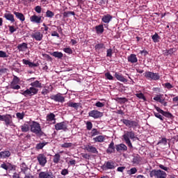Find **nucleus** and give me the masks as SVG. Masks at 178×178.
Returning <instances> with one entry per match:
<instances>
[{"label":"nucleus","mask_w":178,"mask_h":178,"mask_svg":"<svg viewBox=\"0 0 178 178\" xmlns=\"http://www.w3.org/2000/svg\"><path fill=\"white\" fill-rule=\"evenodd\" d=\"M55 16V13H54V12L47 10L45 14V17H49V19H52V17H54Z\"/></svg>","instance_id":"obj_38"},{"label":"nucleus","mask_w":178,"mask_h":178,"mask_svg":"<svg viewBox=\"0 0 178 178\" xmlns=\"http://www.w3.org/2000/svg\"><path fill=\"white\" fill-rule=\"evenodd\" d=\"M30 21L31 22V23H35V24H40V23H42V16L33 15L30 17Z\"/></svg>","instance_id":"obj_14"},{"label":"nucleus","mask_w":178,"mask_h":178,"mask_svg":"<svg viewBox=\"0 0 178 178\" xmlns=\"http://www.w3.org/2000/svg\"><path fill=\"white\" fill-rule=\"evenodd\" d=\"M38 162L39 163V165L44 168L45 165L47 164V156L44 154H40L37 156Z\"/></svg>","instance_id":"obj_11"},{"label":"nucleus","mask_w":178,"mask_h":178,"mask_svg":"<svg viewBox=\"0 0 178 178\" xmlns=\"http://www.w3.org/2000/svg\"><path fill=\"white\" fill-rule=\"evenodd\" d=\"M53 56L55 58H58V59H60V58H63V54L58 51H54L52 54Z\"/></svg>","instance_id":"obj_39"},{"label":"nucleus","mask_w":178,"mask_h":178,"mask_svg":"<svg viewBox=\"0 0 178 178\" xmlns=\"http://www.w3.org/2000/svg\"><path fill=\"white\" fill-rule=\"evenodd\" d=\"M144 77L147 80H154L156 81V80H159L161 79V76L159 73H155L149 71H147L143 74Z\"/></svg>","instance_id":"obj_4"},{"label":"nucleus","mask_w":178,"mask_h":178,"mask_svg":"<svg viewBox=\"0 0 178 178\" xmlns=\"http://www.w3.org/2000/svg\"><path fill=\"white\" fill-rule=\"evenodd\" d=\"M161 97H163V95H157L156 97L153 98L154 101H156V102H159Z\"/></svg>","instance_id":"obj_52"},{"label":"nucleus","mask_w":178,"mask_h":178,"mask_svg":"<svg viewBox=\"0 0 178 178\" xmlns=\"http://www.w3.org/2000/svg\"><path fill=\"white\" fill-rule=\"evenodd\" d=\"M129 172H130L129 175H136V173H137V168H131Z\"/></svg>","instance_id":"obj_59"},{"label":"nucleus","mask_w":178,"mask_h":178,"mask_svg":"<svg viewBox=\"0 0 178 178\" xmlns=\"http://www.w3.org/2000/svg\"><path fill=\"white\" fill-rule=\"evenodd\" d=\"M159 168H160V169H162L163 170H165V172H168L169 170V168L168 167H165V165L160 164L159 165Z\"/></svg>","instance_id":"obj_60"},{"label":"nucleus","mask_w":178,"mask_h":178,"mask_svg":"<svg viewBox=\"0 0 178 178\" xmlns=\"http://www.w3.org/2000/svg\"><path fill=\"white\" fill-rule=\"evenodd\" d=\"M9 28V31L11 34H13V33H15V31H16V28H15V26H8Z\"/></svg>","instance_id":"obj_53"},{"label":"nucleus","mask_w":178,"mask_h":178,"mask_svg":"<svg viewBox=\"0 0 178 178\" xmlns=\"http://www.w3.org/2000/svg\"><path fill=\"white\" fill-rule=\"evenodd\" d=\"M107 154H112V152H115V143L111 142L108 145V147L106 150Z\"/></svg>","instance_id":"obj_30"},{"label":"nucleus","mask_w":178,"mask_h":178,"mask_svg":"<svg viewBox=\"0 0 178 178\" xmlns=\"http://www.w3.org/2000/svg\"><path fill=\"white\" fill-rule=\"evenodd\" d=\"M59 161H60V154H56L54 156V159H53V162L54 163H59Z\"/></svg>","instance_id":"obj_37"},{"label":"nucleus","mask_w":178,"mask_h":178,"mask_svg":"<svg viewBox=\"0 0 178 178\" xmlns=\"http://www.w3.org/2000/svg\"><path fill=\"white\" fill-rule=\"evenodd\" d=\"M122 137L128 147L129 148H133V145L131 144V141H130V139L134 140V138H136V134H134L133 131H127L124 133Z\"/></svg>","instance_id":"obj_2"},{"label":"nucleus","mask_w":178,"mask_h":178,"mask_svg":"<svg viewBox=\"0 0 178 178\" xmlns=\"http://www.w3.org/2000/svg\"><path fill=\"white\" fill-rule=\"evenodd\" d=\"M39 178H54V175L48 171L40 172L39 173Z\"/></svg>","instance_id":"obj_17"},{"label":"nucleus","mask_w":178,"mask_h":178,"mask_svg":"<svg viewBox=\"0 0 178 178\" xmlns=\"http://www.w3.org/2000/svg\"><path fill=\"white\" fill-rule=\"evenodd\" d=\"M9 156H10V152L9 150L0 152V159H6Z\"/></svg>","instance_id":"obj_22"},{"label":"nucleus","mask_w":178,"mask_h":178,"mask_svg":"<svg viewBox=\"0 0 178 178\" xmlns=\"http://www.w3.org/2000/svg\"><path fill=\"white\" fill-rule=\"evenodd\" d=\"M95 106H97V108H104V106H105V104L102 103L101 102H97L95 104Z\"/></svg>","instance_id":"obj_54"},{"label":"nucleus","mask_w":178,"mask_h":178,"mask_svg":"<svg viewBox=\"0 0 178 178\" xmlns=\"http://www.w3.org/2000/svg\"><path fill=\"white\" fill-rule=\"evenodd\" d=\"M20 129L22 133H27V131L30 130V126L29 125V124H23L20 126Z\"/></svg>","instance_id":"obj_33"},{"label":"nucleus","mask_w":178,"mask_h":178,"mask_svg":"<svg viewBox=\"0 0 178 178\" xmlns=\"http://www.w3.org/2000/svg\"><path fill=\"white\" fill-rule=\"evenodd\" d=\"M163 116H165V118H172V113H169V112H166V111H163Z\"/></svg>","instance_id":"obj_55"},{"label":"nucleus","mask_w":178,"mask_h":178,"mask_svg":"<svg viewBox=\"0 0 178 178\" xmlns=\"http://www.w3.org/2000/svg\"><path fill=\"white\" fill-rule=\"evenodd\" d=\"M9 70L6 68H2L0 70V76H3V74H8Z\"/></svg>","instance_id":"obj_46"},{"label":"nucleus","mask_w":178,"mask_h":178,"mask_svg":"<svg viewBox=\"0 0 178 178\" xmlns=\"http://www.w3.org/2000/svg\"><path fill=\"white\" fill-rule=\"evenodd\" d=\"M154 115L156 118H157L158 119H160V120H161V122H163L165 118H163V116H162V115L159 114V113L154 112Z\"/></svg>","instance_id":"obj_45"},{"label":"nucleus","mask_w":178,"mask_h":178,"mask_svg":"<svg viewBox=\"0 0 178 178\" xmlns=\"http://www.w3.org/2000/svg\"><path fill=\"white\" fill-rule=\"evenodd\" d=\"M41 10H42V8L40 6H37L35 7V11L36 13H41Z\"/></svg>","instance_id":"obj_57"},{"label":"nucleus","mask_w":178,"mask_h":178,"mask_svg":"<svg viewBox=\"0 0 178 178\" xmlns=\"http://www.w3.org/2000/svg\"><path fill=\"white\" fill-rule=\"evenodd\" d=\"M149 176L155 178H166V172L161 170H153L149 172Z\"/></svg>","instance_id":"obj_5"},{"label":"nucleus","mask_w":178,"mask_h":178,"mask_svg":"<svg viewBox=\"0 0 178 178\" xmlns=\"http://www.w3.org/2000/svg\"><path fill=\"white\" fill-rule=\"evenodd\" d=\"M104 168L106 169H115V163L113 162L107 161L104 164Z\"/></svg>","instance_id":"obj_36"},{"label":"nucleus","mask_w":178,"mask_h":178,"mask_svg":"<svg viewBox=\"0 0 178 178\" xmlns=\"http://www.w3.org/2000/svg\"><path fill=\"white\" fill-rule=\"evenodd\" d=\"M104 76L107 79V80H113V76H112V74H111L110 72H106Z\"/></svg>","instance_id":"obj_50"},{"label":"nucleus","mask_w":178,"mask_h":178,"mask_svg":"<svg viewBox=\"0 0 178 178\" xmlns=\"http://www.w3.org/2000/svg\"><path fill=\"white\" fill-rule=\"evenodd\" d=\"M112 19H113L112 15L107 14L102 17V22H103L104 23L108 24L111 22V20H112Z\"/></svg>","instance_id":"obj_25"},{"label":"nucleus","mask_w":178,"mask_h":178,"mask_svg":"<svg viewBox=\"0 0 178 178\" xmlns=\"http://www.w3.org/2000/svg\"><path fill=\"white\" fill-rule=\"evenodd\" d=\"M86 128L87 130H91V129H92V122L88 121L86 122Z\"/></svg>","instance_id":"obj_51"},{"label":"nucleus","mask_w":178,"mask_h":178,"mask_svg":"<svg viewBox=\"0 0 178 178\" xmlns=\"http://www.w3.org/2000/svg\"><path fill=\"white\" fill-rule=\"evenodd\" d=\"M136 97L137 98H139V99H143V101H147V99L145 98V96H144V94L140 92V93H136Z\"/></svg>","instance_id":"obj_44"},{"label":"nucleus","mask_w":178,"mask_h":178,"mask_svg":"<svg viewBox=\"0 0 178 178\" xmlns=\"http://www.w3.org/2000/svg\"><path fill=\"white\" fill-rule=\"evenodd\" d=\"M22 62L24 65H28L29 67H37L38 66V64L30 62L29 60L23 59Z\"/></svg>","instance_id":"obj_27"},{"label":"nucleus","mask_w":178,"mask_h":178,"mask_svg":"<svg viewBox=\"0 0 178 178\" xmlns=\"http://www.w3.org/2000/svg\"><path fill=\"white\" fill-rule=\"evenodd\" d=\"M67 122L64 121L62 122H58L55 124V130L59 131V130H63V131H67Z\"/></svg>","instance_id":"obj_8"},{"label":"nucleus","mask_w":178,"mask_h":178,"mask_svg":"<svg viewBox=\"0 0 178 178\" xmlns=\"http://www.w3.org/2000/svg\"><path fill=\"white\" fill-rule=\"evenodd\" d=\"M31 131L36 134V136H42L44 134V132L41 129V126L37 122H33L31 125Z\"/></svg>","instance_id":"obj_3"},{"label":"nucleus","mask_w":178,"mask_h":178,"mask_svg":"<svg viewBox=\"0 0 178 178\" xmlns=\"http://www.w3.org/2000/svg\"><path fill=\"white\" fill-rule=\"evenodd\" d=\"M152 39L154 42H159V35H158V33H155L152 36Z\"/></svg>","instance_id":"obj_43"},{"label":"nucleus","mask_w":178,"mask_h":178,"mask_svg":"<svg viewBox=\"0 0 178 178\" xmlns=\"http://www.w3.org/2000/svg\"><path fill=\"white\" fill-rule=\"evenodd\" d=\"M88 116L93 118V119H99L104 116V113L97 110H92L88 113Z\"/></svg>","instance_id":"obj_10"},{"label":"nucleus","mask_w":178,"mask_h":178,"mask_svg":"<svg viewBox=\"0 0 178 178\" xmlns=\"http://www.w3.org/2000/svg\"><path fill=\"white\" fill-rule=\"evenodd\" d=\"M115 149L118 152H123V151H127V146L124 144L116 145Z\"/></svg>","instance_id":"obj_18"},{"label":"nucleus","mask_w":178,"mask_h":178,"mask_svg":"<svg viewBox=\"0 0 178 178\" xmlns=\"http://www.w3.org/2000/svg\"><path fill=\"white\" fill-rule=\"evenodd\" d=\"M3 17H5L6 20H8L11 23H15V15H13V14H11L10 11H6V13L3 15Z\"/></svg>","instance_id":"obj_16"},{"label":"nucleus","mask_w":178,"mask_h":178,"mask_svg":"<svg viewBox=\"0 0 178 178\" xmlns=\"http://www.w3.org/2000/svg\"><path fill=\"white\" fill-rule=\"evenodd\" d=\"M4 124L6 126V127H15L16 125H15V123H13V120L12 119V115L10 114L6 115V117L4 118Z\"/></svg>","instance_id":"obj_9"},{"label":"nucleus","mask_w":178,"mask_h":178,"mask_svg":"<svg viewBox=\"0 0 178 178\" xmlns=\"http://www.w3.org/2000/svg\"><path fill=\"white\" fill-rule=\"evenodd\" d=\"M16 116L17 119H20V120L24 118V113H17Z\"/></svg>","instance_id":"obj_49"},{"label":"nucleus","mask_w":178,"mask_h":178,"mask_svg":"<svg viewBox=\"0 0 178 178\" xmlns=\"http://www.w3.org/2000/svg\"><path fill=\"white\" fill-rule=\"evenodd\" d=\"M114 76L115 77V79H117V80H118V81H122V83H127V79H126L124 76L122 75V74L115 72Z\"/></svg>","instance_id":"obj_21"},{"label":"nucleus","mask_w":178,"mask_h":178,"mask_svg":"<svg viewBox=\"0 0 178 178\" xmlns=\"http://www.w3.org/2000/svg\"><path fill=\"white\" fill-rule=\"evenodd\" d=\"M0 58H8V54L3 51H0Z\"/></svg>","instance_id":"obj_58"},{"label":"nucleus","mask_w":178,"mask_h":178,"mask_svg":"<svg viewBox=\"0 0 178 178\" xmlns=\"http://www.w3.org/2000/svg\"><path fill=\"white\" fill-rule=\"evenodd\" d=\"M25 177L24 178H35L33 175H31V173L30 172H27L26 174H24Z\"/></svg>","instance_id":"obj_64"},{"label":"nucleus","mask_w":178,"mask_h":178,"mask_svg":"<svg viewBox=\"0 0 178 178\" xmlns=\"http://www.w3.org/2000/svg\"><path fill=\"white\" fill-rule=\"evenodd\" d=\"M61 175L63 176H66V175H69V171L67 170V169H63L61 171Z\"/></svg>","instance_id":"obj_62"},{"label":"nucleus","mask_w":178,"mask_h":178,"mask_svg":"<svg viewBox=\"0 0 178 178\" xmlns=\"http://www.w3.org/2000/svg\"><path fill=\"white\" fill-rule=\"evenodd\" d=\"M95 143H104L105 141V136L99 135L93 138Z\"/></svg>","instance_id":"obj_29"},{"label":"nucleus","mask_w":178,"mask_h":178,"mask_svg":"<svg viewBox=\"0 0 178 178\" xmlns=\"http://www.w3.org/2000/svg\"><path fill=\"white\" fill-rule=\"evenodd\" d=\"M70 15H72V16H74L76 15V13H74V11H67V12L63 13L64 17H69V16H70Z\"/></svg>","instance_id":"obj_40"},{"label":"nucleus","mask_w":178,"mask_h":178,"mask_svg":"<svg viewBox=\"0 0 178 178\" xmlns=\"http://www.w3.org/2000/svg\"><path fill=\"white\" fill-rule=\"evenodd\" d=\"M20 169H21L22 173H24V175H26L27 173H30V172H31L29 167H27V165H26L24 163H22L20 165Z\"/></svg>","instance_id":"obj_20"},{"label":"nucleus","mask_w":178,"mask_h":178,"mask_svg":"<svg viewBox=\"0 0 178 178\" xmlns=\"http://www.w3.org/2000/svg\"><path fill=\"white\" fill-rule=\"evenodd\" d=\"M86 148L88 152H91L92 154H98V150H97V148L94 146L88 145Z\"/></svg>","instance_id":"obj_28"},{"label":"nucleus","mask_w":178,"mask_h":178,"mask_svg":"<svg viewBox=\"0 0 178 178\" xmlns=\"http://www.w3.org/2000/svg\"><path fill=\"white\" fill-rule=\"evenodd\" d=\"M17 48L19 52H24V51H26V49H27L29 47H27V43L23 42L18 44Z\"/></svg>","instance_id":"obj_23"},{"label":"nucleus","mask_w":178,"mask_h":178,"mask_svg":"<svg viewBox=\"0 0 178 178\" xmlns=\"http://www.w3.org/2000/svg\"><path fill=\"white\" fill-rule=\"evenodd\" d=\"M113 54V49H108L106 51V56L108 58H112Z\"/></svg>","instance_id":"obj_47"},{"label":"nucleus","mask_w":178,"mask_h":178,"mask_svg":"<svg viewBox=\"0 0 178 178\" xmlns=\"http://www.w3.org/2000/svg\"><path fill=\"white\" fill-rule=\"evenodd\" d=\"M97 34H102L104 33V25L100 24L95 26Z\"/></svg>","instance_id":"obj_35"},{"label":"nucleus","mask_w":178,"mask_h":178,"mask_svg":"<svg viewBox=\"0 0 178 178\" xmlns=\"http://www.w3.org/2000/svg\"><path fill=\"white\" fill-rule=\"evenodd\" d=\"M46 120L49 124H55L56 123V118H55V114L50 113L46 117Z\"/></svg>","instance_id":"obj_15"},{"label":"nucleus","mask_w":178,"mask_h":178,"mask_svg":"<svg viewBox=\"0 0 178 178\" xmlns=\"http://www.w3.org/2000/svg\"><path fill=\"white\" fill-rule=\"evenodd\" d=\"M121 122L127 126V127H129V129H137V127L138 126V122L136 120H131L127 119H123L121 120Z\"/></svg>","instance_id":"obj_6"},{"label":"nucleus","mask_w":178,"mask_h":178,"mask_svg":"<svg viewBox=\"0 0 178 178\" xmlns=\"http://www.w3.org/2000/svg\"><path fill=\"white\" fill-rule=\"evenodd\" d=\"M97 52H101L102 49H105V44L104 43H99L95 46Z\"/></svg>","instance_id":"obj_34"},{"label":"nucleus","mask_w":178,"mask_h":178,"mask_svg":"<svg viewBox=\"0 0 178 178\" xmlns=\"http://www.w3.org/2000/svg\"><path fill=\"white\" fill-rule=\"evenodd\" d=\"M50 98L53 100L55 101L56 102H61L63 103L65 102V97L62 95L60 93H58L56 95H51Z\"/></svg>","instance_id":"obj_12"},{"label":"nucleus","mask_w":178,"mask_h":178,"mask_svg":"<svg viewBox=\"0 0 178 178\" xmlns=\"http://www.w3.org/2000/svg\"><path fill=\"white\" fill-rule=\"evenodd\" d=\"M31 88L24 91L22 94L24 97H32V95H35L38 92V89L37 88H42V83H41L39 81H35L31 83Z\"/></svg>","instance_id":"obj_1"},{"label":"nucleus","mask_w":178,"mask_h":178,"mask_svg":"<svg viewBox=\"0 0 178 178\" xmlns=\"http://www.w3.org/2000/svg\"><path fill=\"white\" fill-rule=\"evenodd\" d=\"M73 144L72 143H65L61 145L62 148H70Z\"/></svg>","instance_id":"obj_48"},{"label":"nucleus","mask_w":178,"mask_h":178,"mask_svg":"<svg viewBox=\"0 0 178 178\" xmlns=\"http://www.w3.org/2000/svg\"><path fill=\"white\" fill-rule=\"evenodd\" d=\"M127 60L130 63H137L138 62V59L137 58V56L136 54H131L127 57Z\"/></svg>","instance_id":"obj_19"},{"label":"nucleus","mask_w":178,"mask_h":178,"mask_svg":"<svg viewBox=\"0 0 178 178\" xmlns=\"http://www.w3.org/2000/svg\"><path fill=\"white\" fill-rule=\"evenodd\" d=\"M132 162L134 165H139L140 162H141V157L140 155L137 154L136 156H134Z\"/></svg>","instance_id":"obj_32"},{"label":"nucleus","mask_w":178,"mask_h":178,"mask_svg":"<svg viewBox=\"0 0 178 178\" xmlns=\"http://www.w3.org/2000/svg\"><path fill=\"white\" fill-rule=\"evenodd\" d=\"M31 37L33 40H35V41H42L44 35L41 32L36 31H34V33H31Z\"/></svg>","instance_id":"obj_13"},{"label":"nucleus","mask_w":178,"mask_h":178,"mask_svg":"<svg viewBox=\"0 0 178 178\" xmlns=\"http://www.w3.org/2000/svg\"><path fill=\"white\" fill-rule=\"evenodd\" d=\"M91 137H95V136H98L99 134V131L97 129H92L91 132Z\"/></svg>","instance_id":"obj_41"},{"label":"nucleus","mask_w":178,"mask_h":178,"mask_svg":"<svg viewBox=\"0 0 178 178\" xmlns=\"http://www.w3.org/2000/svg\"><path fill=\"white\" fill-rule=\"evenodd\" d=\"M64 52L66 54H73V51L70 47H67L63 49Z\"/></svg>","instance_id":"obj_56"},{"label":"nucleus","mask_w":178,"mask_h":178,"mask_svg":"<svg viewBox=\"0 0 178 178\" xmlns=\"http://www.w3.org/2000/svg\"><path fill=\"white\" fill-rule=\"evenodd\" d=\"M14 15H15L17 19H19V20H20V22H24V20H26L24 15H23V13H22L15 11Z\"/></svg>","instance_id":"obj_26"},{"label":"nucleus","mask_w":178,"mask_h":178,"mask_svg":"<svg viewBox=\"0 0 178 178\" xmlns=\"http://www.w3.org/2000/svg\"><path fill=\"white\" fill-rule=\"evenodd\" d=\"M19 82L20 79L17 76H14L13 79L10 84V88H12V90H20V86L19 85Z\"/></svg>","instance_id":"obj_7"},{"label":"nucleus","mask_w":178,"mask_h":178,"mask_svg":"<svg viewBox=\"0 0 178 178\" xmlns=\"http://www.w3.org/2000/svg\"><path fill=\"white\" fill-rule=\"evenodd\" d=\"M1 168H2V169H4L5 170H12L13 169H15V166H13V165L10 164V163H3L1 165Z\"/></svg>","instance_id":"obj_24"},{"label":"nucleus","mask_w":178,"mask_h":178,"mask_svg":"<svg viewBox=\"0 0 178 178\" xmlns=\"http://www.w3.org/2000/svg\"><path fill=\"white\" fill-rule=\"evenodd\" d=\"M165 88H168V90H170V88H173V86H172V84H170V83H165L164 84Z\"/></svg>","instance_id":"obj_61"},{"label":"nucleus","mask_w":178,"mask_h":178,"mask_svg":"<svg viewBox=\"0 0 178 178\" xmlns=\"http://www.w3.org/2000/svg\"><path fill=\"white\" fill-rule=\"evenodd\" d=\"M154 108L156 109V111H157V112H159V113H161V115H163V110L161 109V108L156 106H154Z\"/></svg>","instance_id":"obj_63"},{"label":"nucleus","mask_w":178,"mask_h":178,"mask_svg":"<svg viewBox=\"0 0 178 178\" xmlns=\"http://www.w3.org/2000/svg\"><path fill=\"white\" fill-rule=\"evenodd\" d=\"M47 144L46 142L38 143L35 146L36 149H42V147Z\"/></svg>","instance_id":"obj_42"},{"label":"nucleus","mask_w":178,"mask_h":178,"mask_svg":"<svg viewBox=\"0 0 178 178\" xmlns=\"http://www.w3.org/2000/svg\"><path fill=\"white\" fill-rule=\"evenodd\" d=\"M67 106H70V108H74V109H79V106H80L79 103H74L72 102H68L67 103Z\"/></svg>","instance_id":"obj_31"}]
</instances>
